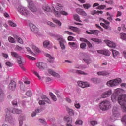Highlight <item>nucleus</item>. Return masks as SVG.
<instances>
[{
  "label": "nucleus",
  "instance_id": "49",
  "mask_svg": "<svg viewBox=\"0 0 126 126\" xmlns=\"http://www.w3.org/2000/svg\"><path fill=\"white\" fill-rule=\"evenodd\" d=\"M80 41H81V42H85L86 43V44L88 42V40L87 39H86V38H80Z\"/></svg>",
  "mask_w": 126,
  "mask_h": 126
},
{
  "label": "nucleus",
  "instance_id": "54",
  "mask_svg": "<svg viewBox=\"0 0 126 126\" xmlns=\"http://www.w3.org/2000/svg\"><path fill=\"white\" fill-rule=\"evenodd\" d=\"M26 95L29 97H31L32 95V94L31 91H28L26 93Z\"/></svg>",
  "mask_w": 126,
  "mask_h": 126
},
{
  "label": "nucleus",
  "instance_id": "20",
  "mask_svg": "<svg viewBox=\"0 0 126 126\" xmlns=\"http://www.w3.org/2000/svg\"><path fill=\"white\" fill-rule=\"evenodd\" d=\"M14 37L17 40V41L20 44L23 45L24 44V41L23 39L19 37L18 36L16 35H14Z\"/></svg>",
  "mask_w": 126,
  "mask_h": 126
},
{
  "label": "nucleus",
  "instance_id": "22",
  "mask_svg": "<svg viewBox=\"0 0 126 126\" xmlns=\"http://www.w3.org/2000/svg\"><path fill=\"white\" fill-rule=\"evenodd\" d=\"M98 75L107 76L110 74V72H107V71H103V72H98Z\"/></svg>",
  "mask_w": 126,
  "mask_h": 126
},
{
  "label": "nucleus",
  "instance_id": "18",
  "mask_svg": "<svg viewBox=\"0 0 126 126\" xmlns=\"http://www.w3.org/2000/svg\"><path fill=\"white\" fill-rule=\"evenodd\" d=\"M76 11L79 15H82V16H87V13L83 9L81 8H77Z\"/></svg>",
  "mask_w": 126,
  "mask_h": 126
},
{
  "label": "nucleus",
  "instance_id": "17",
  "mask_svg": "<svg viewBox=\"0 0 126 126\" xmlns=\"http://www.w3.org/2000/svg\"><path fill=\"white\" fill-rule=\"evenodd\" d=\"M112 94V91L111 90H109L108 91H106V92L104 93L101 95V97L102 98H106V97L110 96V95Z\"/></svg>",
  "mask_w": 126,
  "mask_h": 126
},
{
  "label": "nucleus",
  "instance_id": "19",
  "mask_svg": "<svg viewBox=\"0 0 126 126\" xmlns=\"http://www.w3.org/2000/svg\"><path fill=\"white\" fill-rule=\"evenodd\" d=\"M65 120L67 122V126H73L71 124L72 122V118L69 117H64Z\"/></svg>",
  "mask_w": 126,
  "mask_h": 126
},
{
  "label": "nucleus",
  "instance_id": "63",
  "mask_svg": "<svg viewBox=\"0 0 126 126\" xmlns=\"http://www.w3.org/2000/svg\"><path fill=\"white\" fill-rule=\"evenodd\" d=\"M121 27L124 32H126V28L125 27V25L124 24H122Z\"/></svg>",
  "mask_w": 126,
  "mask_h": 126
},
{
  "label": "nucleus",
  "instance_id": "43",
  "mask_svg": "<svg viewBox=\"0 0 126 126\" xmlns=\"http://www.w3.org/2000/svg\"><path fill=\"white\" fill-rule=\"evenodd\" d=\"M32 49H33L34 51H35L36 52L39 53L40 52L39 49H38V48L37 47H36L35 45H32Z\"/></svg>",
  "mask_w": 126,
  "mask_h": 126
},
{
  "label": "nucleus",
  "instance_id": "6",
  "mask_svg": "<svg viewBox=\"0 0 126 126\" xmlns=\"http://www.w3.org/2000/svg\"><path fill=\"white\" fill-rule=\"evenodd\" d=\"M86 33L89 35H94L95 36H98L99 33H100V31L99 30H89V31H86Z\"/></svg>",
  "mask_w": 126,
  "mask_h": 126
},
{
  "label": "nucleus",
  "instance_id": "46",
  "mask_svg": "<svg viewBox=\"0 0 126 126\" xmlns=\"http://www.w3.org/2000/svg\"><path fill=\"white\" fill-rule=\"evenodd\" d=\"M121 121L124 123L125 126H126V115L122 118Z\"/></svg>",
  "mask_w": 126,
  "mask_h": 126
},
{
  "label": "nucleus",
  "instance_id": "55",
  "mask_svg": "<svg viewBox=\"0 0 126 126\" xmlns=\"http://www.w3.org/2000/svg\"><path fill=\"white\" fill-rule=\"evenodd\" d=\"M23 117H20L19 118V124H20V126H22L23 122Z\"/></svg>",
  "mask_w": 126,
  "mask_h": 126
},
{
  "label": "nucleus",
  "instance_id": "26",
  "mask_svg": "<svg viewBox=\"0 0 126 126\" xmlns=\"http://www.w3.org/2000/svg\"><path fill=\"white\" fill-rule=\"evenodd\" d=\"M69 29H70L71 30H72V31H73L74 32H79V29L77 28V27H73V26H70L69 27Z\"/></svg>",
  "mask_w": 126,
  "mask_h": 126
},
{
  "label": "nucleus",
  "instance_id": "39",
  "mask_svg": "<svg viewBox=\"0 0 126 126\" xmlns=\"http://www.w3.org/2000/svg\"><path fill=\"white\" fill-rule=\"evenodd\" d=\"M76 73L78 74H82V75H88L87 73H85V72H83V71H80L79 70H77V71H76Z\"/></svg>",
  "mask_w": 126,
  "mask_h": 126
},
{
  "label": "nucleus",
  "instance_id": "14",
  "mask_svg": "<svg viewBox=\"0 0 126 126\" xmlns=\"http://www.w3.org/2000/svg\"><path fill=\"white\" fill-rule=\"evenodd\" d=\"M48 73H49L50 75H52V76L57 77V78H60V75L59 74H58V73H56L55 71H53V70L49 69H48Z\"/></svg>",
  "mask_w": 126,
  "mask_h": 126
},
{
  "label": "nucleus",
  "instance_id": "13",
  "mask_svg": "<svg viewBox=\"0 0 126 126\" xmlns=\"http://www.w3.org/2000/svg\"><path fill=\"white\" fill-rule=\"evenodd\" d=\"M6 121L9 122H11L12 121V117L10 115V111L7 109L6 110Z\"/></svg>",
  "mask_w": 126,
  "mask_h": 126
},
{
  "label": "nucleus",
  "instance_id": "11",
  "mask_svg": "<svg viewBox=\"0 0 126 126\" xmlns=\"http://www.w3.org/2000/svg\"><path fill=\"white\" fill-rule=\"evenodd\" d=\"M23 58L22 56H20L18 58H17L18 60V63L19 64V66L22 68V69L24 71L25 70V68L24 67L23 62H22V60Z\"/></svg>",
  "mask_w": 126,
  "mask_h": 126
},
{
  "label": "nucleus",
  "instance_id": "29",
  "mask_svg": "<svg viewBox=\"0 0 126 126\" xmlns=\"http://www.w3.org/2000/svg\"><path fill=\"white\" fill-rule=\"evenodd\" d=\"M120 38L122 40H126V34L125 33H121L120 34Z\"/></svg>",
  "mask_w": 126,
  "mask_h": 126
},
{
  "label": "nucleus",
  "instance_id": "27",
  "mask_svg": "<svg viewBox=\"0 0 126 126\" xmlns=\"http://www.w3.org/2000/svg\"><path fill=\"white\" fill-rule=\"evenodd\" d=\"M4 98V94L2 90H0V101H2Z\"/></svg>",
  "mask_w": 126,
  "mask_h": 126
},
{
  "label": "nucleus",
  "instance_id": "5",
  "mask_svg": "<svg viewBox=\"0 0 126 126\" xmlns=\"http://www.w3.org/2000/svg\"><path fill=\"white\" fill-rule=\"evenodd\" d=\"M112 112L114 116L116 118L120 117V114L119 112V106L118 105H115L113 106Z\"/></svg>",
  "mask_w": 126,
  "mask_h": 126
},
{
  "label": "nucleus",
  "instance_id": "32",
  "mask_svg": "<svg viewBox=\"0 0 126 126\" xmlns=\"http://www.w3.org/2000/svg\"><path fill=\"white\" fill-rule=\"evenodd\" d=\"M11 55L12 57H15L17 59H18L20 56L18 55V54L15 52H11Z\"/></svg>",
  "mask_w": 126,
  "mask_h": 126
},
{
  "label": "nucleus",
  "instance_id": "50",
  "mask_svg": "<svg viewBox=\"0 0 126 126\" xmlns=\"http://www.w3.org/2000/svg\"><path fill=\"white\" fill-rule=\"evenodd\" d=\"M9 24L10 26H12V27H16V24L13 23L11 21H9Z\"/></svg>",
  "mask_w": 126,
  "mask_h": 126
},
{
  "label": "nucleus",
  "instance_id": "12",
  "mask_svg": "<svg viewBox=\"0 0 126 126\" xmlns=\"http://www.w3.org/2000/svg\"><path fill=\"white\" fill-rule=\"evenodd\" d=\"M104 42L107 44V45L110 48H115L116 44L113 42L110 41L109 40H105Z\"/></svg>",
  "mask_w": 126,
  "mask_h": 126
},
{
  "label": "nucleus",
  "instance_id": "21",
  "mask_svg": "<svg viewBox=\"0 0 126 126\" xmlns=\"http://www.w3.org/2000/svg\"><path fill=\"white\" fill-rule=\"evenodd\" d=\"M43 9L45 11L49 12L51 11V8L47 4H44L43 6Z\"/></svg>",
  "mask_w": 126,
  "mask_h": 126
},
{
  "label": "nucleus",
  "instance_id": "36",
  "mask_svg": "<svg viewBox=\"0 0 126 126\" xmlns=\"http://www.w3.org/2000/svg\"><path fill=\"white\" fill-rule=\"evenodd\" d=\"M8 41L10 43H16V40L14 39V38L9 36L8 37Z\"/></svg>",
  "mask_w": 126,
  "mask_h": 126
},
{
  "label": "nucleus",
  "instance_id": "62",
  "mask_svg": "<svg viewBox=\"0 0 126 126\" xmlns=\"http://www.w3.org/2000/svg\"><path fill=\"white\" fill-rule=\"evenodd\" d=\"M12 104L13 105H15V106L17 105L18 103H17V99H15L14 101H13L12 102Z\"/></svg>",
  "mask_w": 126,
  "mask_h": 126
},
{
  "label": "nucleus",
  "instance_id": "10",
  "mask_svg": "<svg viewBox=\"0 0 126 126\" xmlns=\"http://www.w3.org/2000/svg\"><path fill=\"white\" fill-rule=\"evenodd\" d=\"M29 7L30 8V10L33 12L37 11V8L36 7L33 2L32 1L29 2Z\"/></svg>",
  "mask_w": 126,
  "mask_h": 126
},
{
  "label": "nucleus",
  "instance_id": "34",
  "mask_svg": "<svg viewBox=\"0 0 126 126\" xmlns=\"http://www.w3.org/2000/svg\"><path fill=\"white\" fill-rule=\"evenodd\" d=\"M49 95H50V97H51V98H52V100H53V101H57L56 97L52 93H49Z\"/></svg>",
  "mask_w": 126,
  "mask_h": 126
},
{
  "label": "nucleus",
  "instance_id": "44",
  "mask_svg": "<svg viewBox=\"0 0 126 126\" xmlns=\"http://www.w3.org/2000/svg\"><path fill=\"white\" fill-rule=\"evenodd\" d=\"M28 52L30 54L32 55L33 56L35 55V54L31 50V49L29 47H26Z\"/></svg>",
  "mask_w": 126,
  "mask_h": 126
},
{
  "label": "nucleus",
  "instance_id": "61",
  "mask_svg": "<svg viewBox=\"0 0 126 126\" xmlns=\"http://www.w3.org/2000/svg\"><path fill=\"white\" fill-rule=\"evenodd\" d=\"M83 123V121L82 120H78L75 122V124L78 125H82Z\"/></svg>",
  "mask_w": 126,
  "mask_h": 126
},
{
  "label": "nucleus",
  "instance_id": "25",
  "mask_svg": "<svg viewBox=\"0 0 126 126\" xmlns=\"http://www.w3.org/2000/svg\"><path fill=\"white\" fill-rule=\"evenodd\" d=\"M12 112L16 114H20L22 113V111L17 109L13 108L12 109Z\"/></svg>",
  "mask_w": 126,
  "mask_h": 126
},
{
  "label": "nucleus",
  "instance_id": "8",
  "mask_svg": "<svg viewBox=\"0 0 126 126\" xmlns=\"http://www.w3.org/2000/svg\"><path fill=\"white\" fill-rule=\"evenodd\" d=\"M97 52L99 54L104 55L106 56H110L111 54V52L109 50H97Z\"/></svg>",
  "mask_w": 126,
  "mask_h": 126
},
{
  "label": "nucleus",
  "instance_id": "57",
  "mask_svg": "<svg viewBox=\"0 0 126 126\" xmlns=\"http://www.w3.org/2000/svg\"><path fill=\"white\" fill-rule=\"evenodd\" d=\"M106 8V5L98 6L97 8V9H104Z\"/></svg>",
  "mask_w": 126,
  "mask_h": 126
},
{
  "label": "nucleus",
  "instance_id": "40",
  "mask_svg": "<svg viewBox=\"0 0 126 126\" xmlns=\"http://www.w3.org/2000/svg\"><path fill=\"white\" fill-rule=\"evenodd\" d=\"M50 45V42L49 41H45L43 42V46L46 48Z\"/></svg>",
  "mask_w": 126,
  "mask_h": 126
},
{
  "label": "nucleus",
  "instance_id": "35",
  "mask_svg": "<svg viewBox=\"0 0 126 126\" xmlns=\"http://www.w3.org/2000/svg\"><path fill=\"white\" fill-rule=\"evenodd\" d=\"M54 15H55L56 17H60V16H61V11L59 12L54 10Z\"/></svg>",
  "mask_w": 126,
  "mask_h": 126
},
{
  "label": "nucleus",
  "instance_id": "3",
  "mask_svg": "<svg viewBox=\"0 0 126 126\" xmlns=\"http://www.w3.org/2000/svg\"><path fill=\"white\" fill-rule=\"evenodd\" d=\"M122 82L121 79H115L114 80H111L107 83V86L109 87H114L118 85Z\"/></svg>",
  "mask_w": 126,
  "mask_h": 126
},
{
  "label": "nucleus",
  "instance_id": "31",
  "mask_svg": "<svg viewBox=\"0 0 126 126\" xmlns=\"http://www.w3.org/2000/svg\"><path fill=\"white\" fill-rule=\"evenodd\" d=\"M83 6L85 9H89L90 7H92V5L89 3H86L85 4H83Z\"/></svg>",
  "mask_w": 126,
  "mask_h": 126
},
{
  "label": "nucleus",
  "instance_id": "4",
  "mask_svg": "<svg viewBox=\"0 0 126 126\" xmlns=\"http://www.w3.org/2000/svg\"><path fill=\"white\" fill-rule=\"evenodd\" d=\"M18 10L22 15H25V16H27L29 14L28 10L25 7L22 6H20L18 7Z\"/></svg>",
  "mask_w": 126,
  "mask_h": 126
},
{
  "label": "nucleus",
  "instance_id": "51",
  "mask_svg": "<svg viewBox=\"0 0 126 126\" xmlns=\"http://www.w3.org/2000/svg\"><path fill=\"white\" fill-rule=\"evenodd\" d=\"M47 24H48V25H49L50 26H51L52 27H55L56 25L52 22H50V21H48L47 22Z\"/></svg>",
  "mask_w": 126,
  "mask_h": 126
},
{
  "label": "nucleus",
  "instance_id": "28",
  "mask_svg": "<svg viewBox=\"0 0 126 126\" xmlns=\"http://www.w3.org/2000/svg\"><path fill=\"white\" fill-rule=\"evenodd\" d=\"M73 17L75 20L78 21L79 22H82V21L80 19V16L77 14H74Z\"/></svg>",
  "mask_w": 126,
  "mask_h": 126
},
{
  "label": "nucleus",
  "instance_id": "23",
  "mask_svg": "<svg viewBox=\"0 0 126 126\" xmlns=\"http://www.w3.org/2000/svg\"><path fill=\"white\" fill-rule=\"evenodd\" d=\"M46 57L49 58V59H48V62H49L51 63L54 62L55 58L51 56L49 54H46Z\"/></svg>",
  "mask_w": 126,
  "mask_h": 126
},
{
  "label": "nucleus",
  "instance_id": "56",
  "mask_svg": "<svg viewBox=\"0 0 126 126\" xmlns=\"http://www.w3.org/2000/svg\"><path fill=\"white\" fill-rule=\"evenodd\" d=\"M26 57L30 60H35L36 58L34 57H33L32 56H30L29 55H26Z\"/></svg>",
  "mask_w": 126,
  "mask_h": 126
},
{
  "label": "nucleus",
  "instance_id": "45",
  "mask_svg": "<svg viewBox=\"0 0 126 126\" xmlns=\"http://www.w3.org/2000/svg\"><path fill=\"white\" fill-rule=\"evenodd\" d=\"M23 49L22 47L19 46L18 45H16L15 50L21 51Z\"/></svg>",
  "mask_w": 126,
  "mask_h": 126
},
{
  "label": "nucleus",
  "instance_id": "60",
  "mask_svg": "<svg viewBox=\"0 0 126 126\" xmlns=\"http://www.w3.org/2000/svg\"><path fill=\"white\" fill-rule=\"evenodd\" d=\"M87 44L89 48H92L93 47L92 44L89 41L87 42Z\"/></svg>",
  "mask_w": 126,
  "mask_h": 126
},
{
  "label": "nucleus",
  "instance_id": "7",
  "mask_svg": "<svg viewBox=\"0 0 126 126\" xmlns=\"http://www.w3.org/2000/svg\"><path fill=\"white\" fill-rule=\"evenodd\" d=\"M36 65L39 68L42 70L45 69L47 67V64L46 63L41 62H38L36 64Z\"/></svg>",
  "mask_w": 126,
  "mask_h": 126
},
{
  "label": "nucleus",
  "instance_id": "47",
  "mask_svg": "<svg viewBox=\"0 0 126 126\" xmlns=\"http://www.w3.org/2000/svg\"><path fill=\"white\" fill-rule=\"evenodd\" d=\"M87 47V44L85 43H82L80 44V48L84 49Z\"/></svg>",
  "mask_w": 126,
  "mask_h": 126
},
{
  "label": "nucleus",
  "instance_id": "9",
  "mask_svg": "<svg viewBox=\"0 0 126 126\" xmlns=\"http://www.w3.org/2000/svg\"><path fill=\"white\" fill-rule=\"evenodd\" d=\"M30 27L32 32H34L35 33L37 34L39 32V29L32 23L30 24Z\"/></svg>",
  "mask_w": 126,
  "mask_h": 126
},
{
  "label": "nucleus",
  "instance_id": "58",
  "mask_svg": "<svg viewBox=\"0 0 126 126\" xmlns=\"http://www.w3.org/2000/svg\"><path fill=\"white\" fill-rule=\"evenodd\" d=\"M36 113H39V109L36 110L35 112H33L32 113V117H34V116H35L36 115Z\"/></svg>",
  "mask_w": 126,
  "mask_h": 126
},
{
  "label": "nucleus",
  "instance_id": "52",
  "mask_svg": "<svg viewBox=\"0 0 126 126\" xmlns=\"http://www.w3.org/2000/svg\"><path fill=\"white\" fill-rule=\"evenodd\" d=\"M90 123L92 126H96L98 124V122L96 121H92Z\"/></svg>",
  "mask_w": 126,
  "mask_h": 126
},
{
  "label": "nucleus",
  "instance_id": "1",
  "mask_svg": "<svg viewBox=\"0 0 126 126\" xmlns=\"http://www.w3.org/2000/svg\"><path fill=\"white\" fill-rule=\"evenodd\" d=\"M123 92L121 89L116 90V94H113L111 96V99L113 102H115L118 100V102L121 106L122 109L124 112H126V95H123L118 97L117 94H119Z\"/></svg>",
  "mask_w": 126,
  "mask_h": 126
},
{
  "label": "nucleus",
  "instance_id": "2",
  "mask_svg": "<svg viewBox=\"0 0 126 126\" xmlns=\"http://www.w3.org/2000/svg\"><path fill=\"white\" fill-rule=\"evenodd\" d=\"M100 109L102 111H106L111 108L110 102L108 101H102L99 105Z\"/></svg>",
  "mask_w": 126,
  "mask_h": 126
},
{
  "label": "nucleus",
  "instance_id": "38",
  "mask_svg": "<svg viewBox=\"0 0 126 126\" xmlns=\"http://www.w3.org/2000/svg\"><path fill=\"white\" fill-rule=\"evenodd\" d=\"M63 7V5L61 4L58 3L56 4V9L58 10H60L61 8Z\"/></svg>",
  "mask_w": 126,
  "mask_h": 126
},
{
  "label": "nucleus",
  "instance_id": "15",
  "mask_svg": "<svg viewBox=\"0 0 126 126\" xmlns=\"http://www.w3.org/2000/svg\"><path fill=\"white\" fill-rule=\"evenodd\" d=\"M78 85L79 86L82 88H85L86 87H90V84L88 83L82 82V81H78Z\"/></svg>",
  "mask_w": 126,
  "mask_h": 126
},
{
  "label": "nucleus",
  "instance_id": "30",
  "mask_svg": "<svg viewBox=\"0 0 126 126\" xmlns=\"http://www.w3.org/2000/svg\"><path fill=\"white\" fill-rule=\"evenodd\" d=\"M42 99H43L45 102H47L48 104L51 103V101L45 96L43 95L42 96Z\"/></svg>",
  "mask_w": 126,
  "mask_h": 126
},
{
  "label": "nucleus",
  "instance_id": "53",
  "mask_svg": "<svg viewBox=\"0 0 126 126\" xmlns=\"http://www.w3.org/2000/svg\"><path fill=\"white\" fill-rule=\"evenodd\" d=\"M6 65L9 67H12L13 66V63L10 62L8 61L6 62Z\"/></svg>",
  "mask_w": 126,
  "mask_h": 126
},
{
  "label": "nucleus",
  "instance_id": "41",
  "mask_svg": "<svg viewBox=\"0 0 126 126\" xmlns=\"http://www.w3.org/2000/svg\"><path fill=\"white\" fill-rule=\"evenodd\" d=\"M53 22L55 23L56 24H58V25H59V26H61L62 23L58 20L53 19Z\"/></svg>",
  "mask_w": 126,
  "mask_h": 126
},
{
  "label": "nucleus",
  "instance_id": "42",
  "mask_svg": "<svg viewBox=\"0 0 126 126\" xmlns=\"http://www.w3.org/2000/svg\"><path fill=\"white\" fill-rule=\"evenodd\" d=\"M59 43H60V46L62 50H64L65 49V46L62 41H60Z\"/></svg>",
  "mask_w": 126,
  "mask_h": 126
},
{
  "label": "nucleus",
  "instance_id": "33",
  "mask_svg": "<svg viewBox=\"0 0 126 126\" xmlns=\"http://www.w3.org/2000/svg\"><path fill=\"white\" fill-rule=\"evenodd\" d=\"M112 51V54H113V56L114 58H115L119 55V52L118 51L115 50H111Z\"/></svg>",
  "mask_w": 126,
  "mask_h": 126
},
{
  "label": "nucleus",
  "instance_id": "48",
  "mask_svg": "<svg viewBox=\"0 0 126 126\" xmlns=\"http://www.w3.org/2000/svg\"><path fill=\"white\" fill-rule=\"evenodd\" d=\"M83 60L88 65L90 64L91 62V60L90 59H83Z\"/></svg>",
  "mask_w": 126,
  "mask_h": 126
},
{
  "label": "nucleus",
  "instance_id": "37",
  "mask_svg": "<svg viewBox=\"0 0 126 126\" xmlns=\"http://www.w3.org/2000/svg\"><path fill=\"white\" fill-rule=\"evenodd\" d=\"M91 40L96 43L101 42V40L98 38H91Z\"/></svg>",
  "mask_w": 126,
  "mask_h": 126
},
{
  "label": "nucleus",
  "instance_id": "64",
  "mask_svg": "<svg viewBox=\"0 0 126 126\" xmlns=\"http://www.w3.org/2000/svg\"><path fill=\"white\" fill-rule=\"evenodd\" d=\"M33 73L39 79H41L40 76H39L38 73L37 72H36V71H34Z\"/></svg>",
  "mask_w": 126,
  "mask_h": 126
},
{
  "label": "nucleus",
  "instance_id": "16",
  "mask_svg": "<svg viewBox=\"0 0 126 126\" xmlns=\"http://www.w3.org/2000/svg\"><path fill=\"white\" fill-rule=\"evenodd\" d=\"M16 83L13 80L11 81V83L9 85V89L12 91H14L16 89Z\"/></svg>",
  "mask_w": 126,
  "mask_h": 126
},
{
  "label": "nucleus",
  "instance_id": "24",
  "mask_svg": "<svg viewBox=\"0 0 126 126\" xmlns=\"http://www.w3.org/2000/svg\"><path fill=\"white\" fill-rule=\"evenodd\" d=\"M68 45L71 48H77L78 47L76 42H69Z\"/></svg>",
  "mask_w": 126,
  "mask_h": 126
},
{
  "label": "nucleus",
  "instance_id": "59",
  "mask_svg": "<svg viewBox=\"0 0 126 126\" xmlns=\"http://www.w3.org/2000/svg\"><path fill=\"white\" fill-rule=\"evenodd\" d=\"M61 15L67 16V15H68V14L67 12H66L65 11H61Z\"/></svg>",
  "mask_w": 126,
  "mask_h": 126
}]
</instances>
